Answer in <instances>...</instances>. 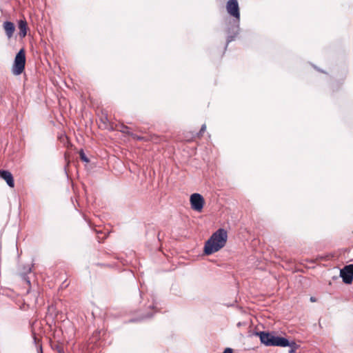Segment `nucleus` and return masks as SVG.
Returning a JSON list of instances; mask_svg holds the SVG:
<instances>
[{"label": "nucleus", "instance_id": "obj_3", "mask_svg": "<svg viewBox=\"0 0 353 353\" xmlns=\"http://www.w3.org/2000/svg\"><path fill=\"white\" fill-rule=\"evenodd\" d=\"M190 201L192 208L197 212H201L205 203L203 197L198 193H194L190 196Z\"/></svg>", "mask_w": 353, "mask_h": 353}, {"label": "nucleus", "instance_id": "obj_11", "mask_svg": "<svg viewBox=\"0 0 353 353\" xmlns=\"http://www.w3.org/2000/svg\"><path fill=\"white\" fill-rule=\"evenodd\" d=\"M79 154H80V157H81L82 161H83L85 162H88V159L86 157V156L84 154L83 150L80 151Z\"/></svg>", "mask_w": 353, "mask_h": 353}, {"label": "nucleus", "instance_id": "obj_8", "mask_svg": "<svg viewBox=\"0 0 353 353\" xmlns=\"http://www.w3.org/2000/svg\"><path fill=\"white\" fill-rule=\"evenodd\" d=\"M0 177L4 179L10 187H14V183L11 172L6 170H0Z\"/></svg>", "mask_w": 353, "mask_h": 353}, {"label": "nucleus", "instance_id": "obj_5", "mask_svg": "<svg viewBox=\"0 0 353 353\" xmlns=\"http://www.w3.org/2000/svg\"><path fill=\"white\" fill-rule=\"evenodd\" d=\"M340 276L345 283H351L353 280V265L345 266L340 272Z\"/></svg>", "mask_w": 353, "mask_h": 353}, {"label": "nucleus", "instance_id": "obj_2", "mask_svg": "<svg viewBox=\"0 0 353 353\" xmlns=\"http://www.w3.org/2000/svg\"><path fill=\"white\" fill-rule=\"evenodd\" d=\"M26 64V54L23 49L19 50L17 54L12 66V73L15 75L21 74L24 70Z\"/></svg>", "mask_w": 353, "mask_h": 353}, {"label": "nucleus", "instance_id": "obj_9", "mask_svg": "<svg viewBox=\"0 0 353 353\" xmlns=\"http://www.w3.org/2000/svg\"><path fill=\"white\" fill-rule=\"evenodd\" d=\"M3 28L8 37L10 38L12 36L15 30L14 24L11 22L6 21L3 23Z\"/></svg>", "mask_w": 353, "mask_h": 353}, {"label": "nucleus", "instance_id": "obj_6", "mask_svg": "<svg viewBox=\"0 0 353 353\" xmlns=\"http://www.w3.org/2000/svg\"><path fill=\"white\" fill-rule=\"evenodd\" d=\"M272 341V342L271 343V346H279V347L290 346V347H292V345H294L295 344L294 343H290L287 339H285L284 337H281V336H276L274 334H273Z\"/></svg>", "mask_w": 353, "mask_h": 353}, {"label": "nucleus", "instance_id": "obj_10", "mask_svg": "<svg viewBox=\"0 0 353 353\" xmlns=\"http://www.w3.org/2000/svg\"><path fill=\"white\" fill-rule=\"evenodd\" d=\"M19 36L25 37L27 34V23L25 21L21 20L19 22Z\"/></svg>", "mask_w": 353, "mask_h": 353}, {"label": "nucleus", "instance_id": "obj_7", "mask_svg": "<svg viewBox=\"0 0 353 353\" xmlns=\"http://www.w3.org/2000/svg\"><path fill=\"white\" fill-rule=\"evenodd\" d=\"M273 332H259L256 335L260 339L261 342L266 346H271L272 342Z\"/></svg>", "mask_w": 353, "mask_h": 353}, {"label": "nucleus", "instance_id": "obj_13", "mask_svg": "<svg viewBox=\"0 0 353 353\" xmlns=\"http://www.w3.org/2000/svg\"><path fill=\"white\" fill-rule=\"evenodd\" d=\"M232 352H233V350L231 348H226L223 352V353H232Z\"/></svg>", "mask_w": 353, "mask_h": 353}, {"label": "nucleus", "instance_id": "obj_12", "mask_svg": "<svg viewBox=\"0 0 353 353\" xmlns=\"http://www.w3.org/2000/svg\"><path fill=\"white\" fill-rule=\"evenodd\" d=\"M205 129H206V125L204 124L202 125L199 133L202 134L203 132H205Z\"/></svg>", "mask_w": 353, "mask_h": 353}, {"label": "nucleus", "instance_id": "obj_1", "mask_svg": "<svg viewBox=\"0 0 353 353\" xmlns=\"http://www.w3.org/2000/svg\"><path fill=\"white\" fill-rule=\"evenodd\" d=\"M227 239V232L223 229H219L205 243L204 247L205 253L209 255L218 252L225 246Z\"/></svg>", "mask_w": 353, "mask_h": 353}, {"label": "nucleus", "instance_id": "obj_14", "mask_svg": "<svg viewBox=\"0 0 353 353\" xmlns=\"http://www.w3.org/2000/svg\"><path fill=\"white\" fill-rule=\"evenodd\" d=\"M294 350L293 349H292L290 351V353H294Z\"/></svg>", "mask_w": 353, "mask_h": 353}, {"label": "nucleus", "instance_id": "obj_4", "mask_svg": "<svg viewBox=\"0 0 353 353\" xmlns=\"http://www.w3.org/2000/svg\"><path fill=\"white\" fill-rule=\"evenodd\" d=\"M228 14L239 20L240 13L237 0H229L226 5Z\"/></svg>", "mask_w": 353, "mask_h": 353}, {"label": "nucleus", "instance_id": "obj_15", "mask_svg": "<svg viewBox=\"0 0 353 353\" xmlns=\"http://www.w3.org/2000/svg\"><path fill=\"white\" fill-rule=\"evenodd\" d=\"M311 301H314V299L313 298H311Z\"/></svg>", "mask_w": 353, "mask_h": 353}]
</instances>
